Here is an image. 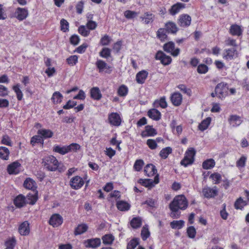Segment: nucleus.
Segmentation results:
<instances>
[{"mask_svg": "<svg viewBox=\"0 0 249 249\" xmlns=\"http://www.w3.org/2000/svg\"><path fill=\"white\" fill-rule=\"evenodd\" d=\"M84 180L79 176L72 178L70 181V185L74 189H78L84 184Z\"/></svg>", "mask_w": 249, "mask_h": 249, "instance_id": "obj_10", "label": "nucleus"}, {"mask_svg": "<svg viewBox=\"0 0 249 249\" xmlns=\"http://www.w3.org/2000/svg\"><path fill=\"white\" fill-rule=\"evenodd\" d=\"M215 161L213 159H210L204 161L202 163V167L205 169H209L213 167Z\"/></svg>", "mask_w": 249, "mask_h": 249, "instance_id": "obj_45", "label": "nucleus"}, {"mask_svg": "<svg viewBox=\"0 0 249 249\" xmlns=\"http://www.w3.org/2000/svg\"><path fill=\"white\" fill-rule=\"evenodd\" d=\"M187 235L189 237L194 238L196 236V231L194 226H190L188 228L187 230Z\"/></svg>", "mask_w": 249, "mask_h": 249, "instance_id": "obj_56", "label": "nucleus"}, {"mask_svg": "<svg viewBox=\"0 0 249 249\" xmlns=\"http://www.w3.org/2000/svg\"><path fill=\"white\" fill-rule=\"evenodd\" d=\"M88 229V226L86 224H81L77 226L75 229L74 234L75 235H80L85 232Z\"/></svg>", "mask_w": 249, "mask_h": 249, "instance_id": "obj_30", "label": "nucleus"}, {"mask_svg": "<svg viewBox=\"0 0 249 249\" xmlns=\"http://www.w3.org/2000/svg\"><path fill=\"white\" fill-rule=\"evenodd\" d=\"M202 193L205 197L210 198L216 196L218 194V191L216 186H214L213 188L205 187L202 189Z\"/></svg>", "mask_w": 249, "mask_h": 249, "instance_id": "obj_7", "label": "nucleus"}, {"mask_svg": "<svg viewBox=\"0 0 249 249\" xmlns=\"http://www.w3.org/2000/svg\"><path fill=\"white\" fill-rule=\"evenodd\" d=\"M103 243L105 245H110L114 240V236L111 234H106L102 237Z\"/></svg>", "mask_w": 249, "mask_h": 249, "instance_id": "obj_47", "label": "nucleus"}, {"mask_svg": "<svg viewBox=\"0 0 249 249\" xmlns=\"http://www.w3.org/2000/svg\"><path fill=\"white\" fill-rule=\"evenodd\" d=\"M8 89L4 86L0 85V96L5 97L8 95Z\"/></svg>", "mask_w": 249, "mask_h": 249, "instance_id": "obj_64", "label": "nucleus"}, {"mask_svg": "<svg viewBox=\"0 0 249 249\" xmlns=\"http://www.w3.org/2000/svg\"><path fill=\"white\" fill-rule=\"evenodd\" d=\"M142 21H143L145 24L152 23L154 19V15L151 13H145L144 15L140 17Z\"/></svg>", "mask_w": 249, "mask_h": 249, "instance_id": "obj_32", "label": "nucleus"}, {"mask_svg": "<svg viewBox=\"0 0 249 249\" xmlns=\"http://www.w3.org/2000/svg\"><path fill=\"white\" fill-rule=\"evenodd\" d=\"M20 164L18 161H15L9 164L7 167V171L9 174H17L18 173V169Z\"/></svg>", "mask_w": 249, "mask_h": 249, "instance_id": "obj_19", "label": "nucleus"}, {"mask_svg": "<svg viewBox=\"0 0 249 249\" xmlns=\"http://www.w3.org/2000/svg\"><path fill=\"white\" fill-rule=\"evenodd\" d=\"M172 149L170 147L163 148L160 153V156L163 159H166L168 155L172 153Z\"/></svg>", "mask_w": 249, "mask_h": 249, "instance_id": "obj_46", "label": "nucleus"}, {"mask_svg": "<svg viewBox=\"0 0 249 249\" xmlns=\"http://www.w3.org/2000/svg\"><path fill=\"white\" fill-rule=\"evenodd\" d=\"M229 89L228 84L224 82L218 83L215 88L217 97L220 99L225 98L228 95Z\"/></svg>", "mask_w": 249, "mask_h": 249, "instance_id": "obj_4", "label": "nucleus"}, {"mask_svg": "<svg viewBox=\"0 0 249 249\" xmlns=\"http://www.w3.org/2000/svg\"><path fill=\"white\" fill-rule=\"evenodd\" d=\"M43 165L48 171H54L59 166V163L57 160L53 156H48L43 159Z\"/></svg>", "mask_w": 249, "mask_h": 249, "instance_id": "obj_1", "label": "nucleus"}, {"mask_svg": "<svg viewBox=\"0 0 249 249\" xmlns=\"http://www.w3.org/2000/svg\"><path fill=\"white\" fill-rule=\"evenodd\" d=\"M157 60H160L163 65H168L171 63L172 58L170 56L166 55L162 51H158L155 55Z\"/></svg>", "mask_w": 249, "mask_h": 249, "instance_id": "obj_6", "label": "nucleus"}, {"mask_svg": "<svg viewBox=\"0 0 249 249\" xmlns=\"http://www.w3.org/2000/svg\"><path fill=\"white\" fill-rule=\"evenodd\" d=\"M185 7V4L181 2H178L173 5L169 10L170 13L172 15H175L178 13L180 10Z\"/></svg>", "mask_w": 249, "mask_h": 249, "instance_id": "obj_21", "label": "nucleus"}, {"mask_svg": "<svg viewBox=\"0 0 249 249\" xmlns=\"http://www.w3.org/2000/svg\"><path fill=\"white\" fill-rule=\"evenodd\" d=\"M78 61V57L76 55H71L67 59V62L72 66L75 65Z\"/></svg>", "mask_w": 249, "mask_h": 249, "instance_id": "obj_60", "label": "nucleus"}, {"mask_svg": "<svg viewBox=\"0 0 249 249\" xmlns=\"http://www.w3.org/2000/svg\"><path fill=\"white\" fill-rule=\"evenodd\" d=\"M100 55L104 58H108L110 56V50L107 48H103L100 52Z\"/></svg>", "mask_w": 249, "mask_h": 249, "instance_id": "obj_57", "label": "nucleus"}, {"mask_svg": "<svg viewBox=\"0 0 249 249\" xmlns=\"http://www.w3.org/2000/svg\"><path fill=\"white\" fill-rule=\"evenodd\" d=\"M241 26L237 24H232L230 29V33L233 36H240L242 34Z\"/></svg>", "mask_w": 249, "mask_h": 249, "instance_id": "obj_25", "label": "nucleus"}, {"mask_svg": "<svg viewBox=\"0 0 249 249\" xmlns=\"http://www.w3.org/2000/svg\"><path fill=\"white\" fill-rule=\"evenodd\" d=\"M10 152L9 149L5 147H0V158L4 160H8Z\"/></svg>", "mask_w": 249, "mask_h": 249, "instance_id": "obj_37", "label": "nucleus"}, {"mask_svg": "<svg viewBox=\"0 0 249 249\" xmlns=\"http://www.w3.org/2000/svg\"><path fill=\"white\" fill-rule=\"evenodd\" d=\"M154 107H160L163 108H165L167 107V104L165 100V97H162L159 100H156L153 103Z\"/></svg>", "mask_w": 249, "mask_h": 249, "instance_id": "obj_35", "label": "nucleus"}, {"mask_svg": "<svg viewBox=\"0 0 249 249\" xmlns=\"http://www.w3.org/2000/svg\"><path fill=\"white\" fill-rule=\"evenodd\" d=\"M247 158L242 156L236 162V166L238 167H244L245 166Z\"/></svg>", "mask_w": 249, "mask_h": 249, "instance_id": "obj_61", "label": "nucleus"}, {"mask_svg": "<svg viewBox=\"0 0 249 249\" xmlns=\"http://www.w3.org/2000/svg\"><path fill=\"white\" fill-rule=\"evenodd\" d=\"M191 22V17L187 14H183L179 16L178 20V25L183 27L189 26Z\"/></svg>", "mask_w": 249, "mask_h": 249, "instance_id": "obj_12", "label": "nucleus"}, {"mask_svg": "<svg viewBox=\"0 0 249 249\" xmlns=\"http://www.w3.org/2000/svg\"><path fill=\"white\" fill-rule=\"evenodd\" d=\"M69 25L68 22L65 19L63 18L60 20L61 30L63 32H66L69 31Z\"/></svg>", "mask_w": 249, "mask_h": 249, "instance_id": "obj_55", "label": "nucleus"}, {"mask_svg": "<svg viewBox=\"0 0 249 249\" xmlns=\"http://www.w3.org/2000/svg\"><path fill=\"white\" fill-rule=\"evenodd\" d=\"M210 178L212 179L214 184H217L220 183L222 178L220 174L214 173L210 176Z\"/></svg>", "mask_w": 249, "mask_h": 249, "instance_id": "obj_52", "label": "nucleus"}, {"mask_svg": "<svg viewBox=\"0 0 249 249\" xmlns=\"http://www.w3.org/2000/svg\"><path fill=\"white\" fill-rule=\"evenodd\" d=\"M53 151L61 155H64L70 152V149L68 148V146L54 145L53 147Z\"/></svg>", "mask_w": 249, "mask_h": 249, "instance_id": "obj_33", "label": "nucleus"}, {"mask_svg": "<svg viewBox=\"0 0 249 249\" xmlns=\"http://www.w3.org/2000/svg\"><path fill=\"white\" fill-rule=\"evenodd\" d=\"M14 204L18 208L22 207L26 203V198L22 195H19L14 199Z\"/></svg>", "mask_w": 249, "mask_h": 249, "instance_id": "obj_27", "label": "nucleus"}, {"mask_svg": "<svg viewBox=\"0 0 249 249\" xmlns=\"http://www.w3.org/2000/svg\"><path fill=\"white\" fill-rule=\"evenodd\" d=\"M163 48L164 51L170 53L174 57L177 56L180 53L179 48L175 49V43L172 41H169L165 43L163 45Z\"/></svg>", "mask_w": 249, "mask_h": 249, "instance_id": "obj_5", "label": "nucleus"}, {"mask_svg": "<svg viewBox=\"0 0 249 249\" xmlns=\"http://www.w3.org/2000/svg\"><path fill=\"white\" fill-rule=\"evenodd\" d=\"M167 32L165 28H160L157 32V36L161 41H164L167 37Z\"/></svg>", "mask_w": 249, "mask_h": 249, "instance_id": "obj_39", "label": "nucleus"}, {"mask_svg": "<svg viewBox=\"0 0 249 249\" xmlns=\"http://www.w3.org/2000/svg\"><path fill=\"white\" fill-rule=\"evenodd\" d=\"M148 76V72L146 71H142L139 72L136 76V80L138 83L143 84Z\"/></svg>", "mask_w": 249, "mask_h": 249, "instance_id": "obj_24", "label": "nucleus"}, {"mask_svg": "<svg viewBox=\"0 0 249 249\" xmlns=\"http://www.w3.org/2000/svg\"><path fill=\"white\" fill-rule=\"evenodd\" d=\"M146 144L151 149H155L157 147L156 141L153 139L147 140Z\"/></svg>", "mask_w": 249, "mask_h": 249, "instance_id": "obj_63", "label": "nucleus"}, {"mask_svg": "<svg viewBox=\"0 0 249 249\" xmlns=\"http://www.w3.org/2000/svg\"><path fill=\"white\" fill-rule=\"evenodd\" d=\"M236 50L234 48H231L226 50L224 53V57L226 59H232L236 55Z\"/></svg>", "mask_w": 249, "mask_h": 249, "instance_id": "obj_34", "label": "nucleus"}, {"mask_svg": "<svg viewBox=\"0 0 249 249\" xmlns=\"http://www.w3.org/2000/svg\"><path fill=\"white\" fill-rule=\"evenodd\" d=\"M247 205V202L244 200L243 199L240 197L234 203V207L236 209H242L244 206Z\"/></svg>", "mask_w": 249, "mask_h": 249, "instance_id": "obj_40", "label": "nucleus"}, {"mask_svg": "<svg viewBox=\"0 0 249 249\" xmlns=\"http://www.w3.org/2000/svg\"><path fill=\"white\" fill-rule=\"evenodd\" d=\"M108 120L111 125L119 126L121 124V119L117 113H111L108 116Z\"/></svg>", "mask_w": 249, "mask_h": 249, "instance_id": "obj_15", "label": "nucleus"}, {"mask_svg": "<svg viewBox=\"0 0 249 249\" xmlns=\"http://www.w3.org/2000/svg\"><path fill=\"white\" fill-rule=\"evenodd\" d=\"M18 232L21 235H27L30 232L29 224L25 221L22 223L18 227Z\"/></svg>", "mask_w": 249, "mask_h": 249, "instance_id": "obj_16", "label": "nucleus"}, {"mask_svg": "<svg viewBox=\"0 0 249 249\" xmlns=\"http://www.w3.org/2000/svg\"><path fill=\"white\" fill-rule=\"evenodd\" d=\"M139 244V240L134 238L130 241L127 246V249H134Z\"/></svg>", "mask_w": 249, "mask_h": 249, "instance_id": "obj_54", "label": "nucleus"}, {"mask_svg": "<svg viewBox=\"0 0 249 249\" xmlns=\"http://www.w3.org/2000/svg\"><path fill=\"white\" fill-rule=\"evenodd\" d=\"M211 121V118L210 117H208L204 119L198 125V129L202 131L206 130L210 125Z\"/></svg>", "mask_w": 249, "mask_h": 249, "instance_id": "obj_38", "label": "nucleus"}, {"mask_svg": "<svg viewBox=\"0 0 249 249\" xmlns=\"http://www.w3.org/2000/svg\"><path fill=\"white\" fill-rule=\"evenodd\" d=\"M184 222L183 220L173 221L171 222L170 225L172 229H180L183 227Z\"/></svg>", "mask_w": 249, "mask_h": 249, "instance_id": "obj_49", "label": "nucleus"}, {"mask_svg": "<svg viewBox=\"0 0 249 249\" xmlns=\"http://www.w3.org/2000/svg\"><path fill=\"white\" fill-rule=\"evenodd\" d=\"M150 235V232L147 227H143L141 231V236L143 240H146Z\"/></svg>", "mask_w": 249, "mask_h": 249, "instance_id": "obj_53", "label": "nucleus"}, {"mask_svg": "<svg viewBox=\"0 0 249 249\" xmlns=\"http://www.w3.org/2000/svg\"><path fill=\"white\" fill-rule=\"evenodd\" d=\"M174 210H185L188 206V202L186 197L183 195L176 196L170 205Z\"/></svg>", "mask_w": 249, "mask_h": 249, "instance_id": "obj_2", "label": "nucleus"}, {"mask_svg": "<svg viewBox=\"0 0 249 249\" xmlns=\"http://www.w3.org/2000/svg\"><path fill=\"white\" fill-rule=\"evenodd\" d=\"M96 66L99 69V72L105 71L106 73H110L111 71L109 70L111 67L107 65V64L103 60H98L96 62Z\"/></svg>", "mask_w": 249, "mask_h": 249, "instance_id": "obj_13", "label": "nucleus"}, {"mask_svg": "<svg viewBox=\"0 0 249 249\" xmlns=\"http://www.w3.org/2000/svg\"><path fill=\"white\" fill-rule=\"evenodd\" d=\"M79 33L84 36H87L89 34V31L87 30L85 26L81 25L78 28Z\"/></svg>", "mask_w": 249, "mask_h": 249, "instance_id": "obj_59", "label": "nucleus"}, {"mask_svg": "<svg viewBox=\"0 0 249 249\" xmlns=\"http://www.w3.org/2000/svg\"><path fill=\"white\" fill-rule=\"evenodd\" d=\"M159 182V178L158 175L155 176L154 181L151 179H140L139 181L140 184L146 187H152L155 184L158 183Z\"/></svg>", "mask_w": 249, "mask_h": 249, "instance_id": "obj_9", "label": "nucleus"}, {"mask_svg": "<svg viewBox=\"0 0 249 249\" xmlns=\"http://www.w3.org/2000/svg\"><path fill=\"white\" fill-rule=\"evenodd\" d=\"M63 95L58 91L54 92L52 97V100L54 104L60 103L63 99Z\"/></svg>", "mask_w": 249, "mask_h": 249, "instance_id": "obj_43", "label": "nucleus"}, {"mask_svg": "<svg viewBox=\"0 0 249 249\" xmlns=\"http://www.w3.org/2000/svg\"><path fill=\"white\" fill-rule=\"evenodd\" d=\"M13 89L16 93L17 98L18 101H21L23 98V93L21 90L20 89V85L19 84H17V85L14 86L13 87Z\"/></svg>", "mask_w": 249, "mask_h": 249, "instance_id": "obj_44", "label": "nucleus"}, {"mask_svg": "<svg viewBox=\"0 0 249 249\" xmlns=\"http://www.w3.org/2000/svg\"><path fill=\"white\" fill-rule=\"evenodd\" d=\"M117 208L121 211H128L130 207V205L128 203L124 201H119L116 204Z\"/></svg>", "mask_w": 249, "mask_h": 249, "instance_id": "obj_36", "label": "nucleus"}, {"mask_svg": "<svg viewBox=\"0 0 249 249\" xmlns=\"http://www.w3.org/2000/svg\"><path fill=\"white\" fill-rule=\"evenodd\" d=\"M36 182L31 178L26 179L24 182L23 185L24 187L27 189L31 190L33 192L36 191Z\"/></svg>", "mask_w": 249, "mask_h": 249, "instance_id": "obj_29", "label": "nucleus"}, {"mask_svg": "<svg viewBox=\"0 0 249 249\" xmlns=\"http://www.w3.org/2000/svg\"><path fill=\"white\" fill-rule=\"evenodd\" d=\"M84 245L86 248L95 249L100 246L101 240L98 238L87 239L84 241Z\"/></svg>", "mask_w": 249, "mask_h": 249, "instance_id": "obj_11", "label": "nucleus"}, {"mask_svg": "<svg viewBox=\"0 0 249 249\" xmlns=\"http://www.w3.org/2000/svg\"><path fill=\"white\" fill-rule=\"evenodd\" d=\"M124 16L126 18L131 19L135 17L137 15V13L136 12L132 11L130 10L126 11L124 13Z\"/></svg>", "mask_w": 249, "mask_h": 249, "instance_id": "obj_62", "label": "nucleus"}, {"mask_svg": "<svg viewBox=\"0 0 249 249\" xmlns=\"http://www.w3.org/2000/svg\"><path fill=\"white\" fill-rule=\"evenodd\" d=\"M148 116L154 120H159L160 119L161 113L156 109H151L148 111Z\"/></svg>", "mask_w": 249, "mask_h": 249, "instance_id": "obj_28", "label": "nucleus"}, {"mask_svg": "<svg viewBox=\"0 0 249 249\" xmlns=\"http://www.w3.org/2000/svg\"><path fill=\"white\" fill-rule=\"evenodd\" d=\"M229 122L232 127L239 126L242 122L240 117L236 115H231L229 119Z\"/></svg>", "mask_w": 249, "mask_h": 249, "instance_id": "obj_23", "label": "nucleus"}, {"mask_svg": "<svg viewBox=\"0 0 249 249\" xmlns=\"http://www.w3.org/2000/svg\"><path fill=\"white\" fill-rule=\"evenodd\" d=\"M37 134H40L44 138H51L53 135V132L49 129H40L37 131Z\"/></svg>", "mask_w": 249, "mask_h": 249, "instance_id": "obj_42", "label": "nucleus"}, {"mask_svg": "<svg viewBox=\"0 0 249 249\" xmlns=\"http://www.w3.org/2000/svg\"><path fill=\"white\" fill-rule=\"evenodd\" d=\"M170 99L172 104L174 106H178L182 102V96L180 93L175 92L172 94Z\"/></svg>", "mask_w": 249, "mask_h": 249, "instance_id": "obj_17", "label": "nucleus"}, {"mask_svg": "<svg viewBox=\"0 0 249 249\" xmlns=\"http://www.w3.org/2000/svg\"><path fill=\"white\" fill-rule=\"evenodd\" d=\"M15 15L18 20L21 21L27 17L28 12L26 8L18 7L16 10Z\"/></svg>", "mask_w": 249, "mask_h": 249, "instance_id": "obj_8", "label": "nucleus"}, {"mask_svg": "<svg viewBox=\"0 0 249 249\" xmlns=\"http://www.w3.org/2000/svg\"><path fill=\"white\" fill-rule=\"evenodd\" d=\"M16 244V240L14 237L10 238L5 242V249H14Z\"/></svg>", "mask_w": 249, "mask_h": 249, "instance_id": "obj_48", "label": "nucleus"}, {"mask_svg": "<svg viewBox=\"0 0 249 249\" xmlns=\"http://www.w3.org/2000/svg\"><path fill=\"white\" fill-rule=\"evenodd\" d=\"M130 225L134 229H137L142 225V219L140 217L133 218L130 221Z\"/></svg>", "mask_w": 249, "mask_h": 249, "instance_id": "obj_41", "label": "nucleus"}, {"mask_svg": "<svg viewBox=\"0 0 249 249\" xmlns=\"http://www.w3.org/2000/svg\"><path fill=\"white\" fill-rule=\"evenodd\" d=\"M37 192L34 191L33 193H29L26 198V202L27 203L34 205L37 200Z\"/></svg>", "mask_w": 249, "mask_h": 249, "instance_id": "obj_22", "label": "nucleus"}, {"mask_svg": "<svg viewBox=\"0 0 249 249\" xmlns=\"http://www.w3.org/2000/svg\"><path fill=\"white\" fill-rule=\"evenodd\" d=\"M165 29L168 33L173 34H176L178 31V28L176 24L173 22L169 21L167 22L165 25Z\"/></svg>", "mask_w": 249, "mask_h": 249, "instance_id": "obj_26", "label": "nucleus"}, {"mask_svg": "<svg viewBox=\"0 0 249 249\" xmlns=\"http://www.w3.org/2000/svg\"><path fill=\"white\" fill-rule=\"evenodd\" d=\"M63 222V218L59 214H54L49 220V224L53 227H57L61 225Z\"/></svg>", "mask_w": 249, "mask_h": 249, "instance_id": "obj_14", "label": "nucleus"}, {"mask_svg": "<svg viewBox=\"0 0 249 249\" xmlns=\"http://www.w3.org/2000/svg\"><path fill=\"white\" fill-rule=\"evenodd\" d=\"M90 96L94 100H99L102 97V94L99 89L93 87L90 89Z\"/></svg>", "mask_w": 249, "mask_h": 249, "instance_id": "obj_31", "label": "nucleus"}, {"mask_svg": "<svg viewBox=\"0 0 249 249\" xmlns=\"http://www.w3.org/2000/svg\"><path fill=\"white\" fill-rule=\"evenodd\" d=\"M208 71V67L205 64H200L198 66L197 71L199 73H206Z\"/></svg>", "mask_w": 249, "mask_h": 249, "instance_id": "obj_58", "label": "nucleus"}, {"mask_svg": "<svg viewBox=\"0 0 249 249\" xmlns=\"http://www.w3.org/2000/svg\"><path fill=\"white\" fill-rule=\"evenodd\" d=\"M143 165L144 161L142 160H137L135 162L133 168L135 171H140Z\"/></svg>", "mask_w": 249, "mask_h": 249, "instance_id": "obj_51", "label": "nucleus"}, {"mask_svg": "<svg viewBox=\"0 0 249 249\" xmlns=\"http://www.w3.org/2000/svg\"><path fill=\"white\" fill-rule=\"evenodd\" d=\"M157 133L156 130L153 128L152 126L147 125L145 127V130L142 132L141 136L142 137L154 136Z\"/></svg>", "mask_w": 249, "mask_h": 249, "instance_id": "obj_18", "label": "nucleus"}, {"mask_svg": "<svg viewBox=\"0 0 249 249\" xmlns=\"http://www.w3.org/2000/svg\"><path fill=\"white\" fill-rule=\"evenodd\" d=\"M117 93L120 96H125L128 93V88L125 85H122L118 89Z\"/></svg>", "mask_w": 249, "mask_h": 249, "instance_id": "obj_50", "label": "nucleus"}, {"mask_svg": "<svg viewBox=\"0 0 249 249\" xmlns=\"http://www.w3.org/2000/svg\"><path fill=\"white\" fill-rule=\"evenodd\" d=\"M157 169L153 164H148L144 167V172L148 177H152L157 173Z\"/></svg>", "mask_w": 249, "mask_h": 249, "instance_id": "obj_20", "label": "nucleus"}, {"mask_svg": "<svg viewBox=\"0 0 249 249\" xmlns=\"http://www.w3.org/2000/svg\"><path fill=\"white\" fill-rule=\"evenodd\" d=\"M196 154V151L194 148H189L186 151L185 156L181 161L180 164L185 167H187L188 165L192 164L194 161Z\"/></svg>", "mask_w": 249, "mask_h": 249, "instance_id": "obj_3", "label": "nucleus"}]
</instances>
